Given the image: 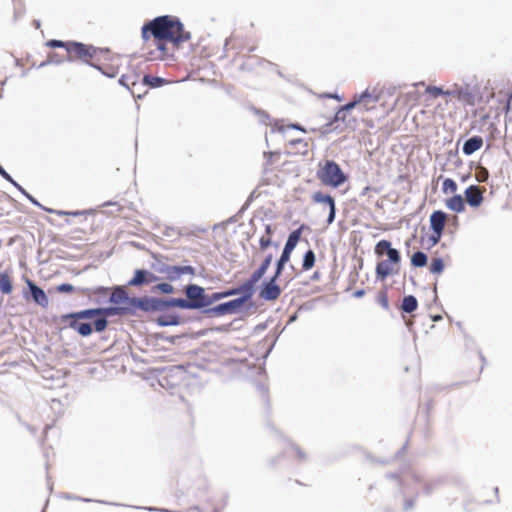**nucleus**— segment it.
I'll return each instance as SVG.
<instances>
[{
    "mask_svg": "<svg viewBox=\"0 0 512 512\" xmlns=\"http://www.w3.org/2000/svg\"><path fill=\"white\" fill-rule=\"evenodd\" d=\"M157 280V277L146 270H136L134 277L128 282L130 286H140Z\"/></svg>",
    "mask_w": 512,
    "mask_h": 512,
    "instance_id": "ddd939ff",
    "label": "nucleus"
},
{
    "mask_svg": "<svg viewBox=\"0 0 512 512\" xmlns=\"http://www.w3.org/2000/svg\"><path fill=\"white\" fill-rule=\"evenodd\" d=\"M485 187L470 185L464 191L465 202L472 208H479L484 201Z\"/></svg>",
    "mask_w": 512,
    "mask_h": 512,
    "instance_id": "1a4fd4ad",
    "label": "nucleus"
},
{
    "mask_svg": "<svg viewBox=\"0 0 512 512\" xmlns=\"http://www.w3.org/2000/svg\"><path fill=\"white\" fill-rule=\"evenodd\" d=\"M0 173L5 177V178H9V175L4 171V170H0Z\"/></svg>",
    "mask_w": 512,
    "mask_h": 512,
    "instance_id": "de8ad7c7",
    "label": "nucleus"
},
{
    "mask_svg": "<svg viewBox=\"0 0 512 512\" xmlns=\"http://www.w3.org/2000/svg\"><path fill=\"white\" fill-rule=\"evenodd\" d=\"M425 92L433 98L444 95L445 93L442 88L436 86H427Z\"/></svg>",
    "mask_w": 512,
    "mask_h": 512,
    "instance_id": "e433bc0d",
    "label": "nucleus"
},
{
    "mask_svg": "<svg viewBox=\"0 0 512 512\" xmlns=\"http://www.w3.org/2000/svg\"><path fill=\"white\" fill-rule=\"evenodd\" d=\"M250 297V294L247 296L233 299L231 301L221 303L218 306H216L213 310L218 315H225V314H231L235 313L244 303L245 301Z\"/></svg>",
    "mask_w": 512,
    "mask_h": 512,
    "instance_id": "9b49d317",
    "label": "nucleus"
},
{
    "mask_svg": "<svg viewBox=\"0 0 512 512\" xmlns=\"http://www.w3.org/2000/svg\"><path fill=\"white\" fill-rule=\"evenodd\" d=\"M267 269L260 265V267L255 270L249 280L245 283V286L248 290H250L266 273Z\"/></svg>",
    "mask_w": 512,
    "mask_h": 512,
    "instance_id": "a878e982",
    "label": "nucleus"
},
{
    "mask_svg": "<svg viewBox=\"0 0 512 512\" xmlns=\"http://www.w3.org/2000/svg\"><path fill=\"white\" fill-rule=\"evenodd\" d=\"M380 99V92L377 89H366L362 94L355 97L352 102L347 103L343 109L351 110L358 108L360 112L373 110Z\"/></svg>",
    "mask_w": 512,
    "mask_h": 512,
    "instance_id": "423d86ee",
    "label": "nucleus"
},
{
    "mask_svg": "<svg viewBox=\"0 0 512 512\" xmlns=\"http://www.w3.org/2000/svg\"><path fill=\"white\" fill-rule=\"evenodd\" d=\"M203 293V288L197 285H189L186 288V295L193 302V307H200L203 305Z\"/></svg>",
    "mask_w": 512,
    "mask_h": 512,
    "instance_id": "f3484780",
    "label": "nucleus"
},
{
    "mask_svg": "<svg viewBox=\"0 0 512 512\" xmlns=\"http://www.w3.org/2000/svg\"><path fill=\"white\" fill-rule=\"evenodd\" d=\"M155 289L165 294H170L174 290L173 286L169 283H160L155 286Z\"/></svg>",
    "mask_w": 512,
    "mask_h": 512,
    "instance_id": "ea45409f",
    "label": "nucleus"
},
{
    "mask_svg": "<svg viewBox=\"0 0 512 512\" xmlns=\"http://www.w3.org/2000/svg\"><path fill=\"white\" fill-rule=\"evenodd\" d=\"M302 229H303V226L294 230L289 235L287 242L284 246L282 255L280 256V258L277 262V267H276L277 275H281L285 264L290 260L291 253L301 238Z\"/></svg>",
    "mask_w": 512,
    "mask_h": 512,
    "instance_id": "0eeeda50",
    "label": "nucleus"
},
{
    "mask_svg": "<svg viewBox=\"0 0 512 512\" xmlns=\"http://www.w3.org/2000/svg\"><path fill=\"white\" fill-rule=\"evenodd\" d=\"M127 314H131V307L114 306L107 308H94L63 315L61 317V321L77 331L81 336H89L93 331L91 324L81 323L78 320L93 319L96 316H100L94 321V329L96 332H102L108 325L107 317Z\"/></svg>",
    "mask_w": 512,
    "mask_h": 512,
    "instance_id": "f03ea898",
    "label": "nucleus"
},
{
    "mask_svg": "<svg viewBox=\"0 0 512 512\" xmlns=\"http://www.w3.org/2000/svg\"><path fill=\"white\" fill-rule=\"evenodd\" d=\"M375 254L383 256L387 254L388 260H383L377 263L376 276L380 280H385L388 276L397 273L401 261L400 253L397 249L391 247V242L388 240H380L375 246Z\"/></svg>",
    "mask_w": 512,
    "mask_h": 512,
    "instance_id": "7ed1b4c3",
    "label": "nucleus"
},
{
    "mask_svg": "<svg viewBox=\"0 0 512 512\" xmlns=\"http://www.w3.org/2000/svg\"><path fill=\"white\" fill-rule=\"evenodd\" d=\"M363 295H364V290H358V291L355 292V296L356 297H361Z\"/></svg>",
    "mask_w": 512,
    "mask_h": 512,
    "instance_id": "49530a36",
    "label": "nucleus"
},
{
    "mask_svg": "<svg viewBox=\"0 0 512 512\" xmlns=\"http://www.w3.org/2000/svg\"><path fill=\"white\" fill-rule=\"evenodd\" d=\"M80 294L84 296H91V294H103L106 295L108 293V288L99 287L94 291H91L89 288H81L77 290Z\"/></svg>",
    "mask_w": 512,
    "mask_h": 512,
    "instance_id": "f704fd0d",
    "label": "nucleus"
},
{
    "mask_svg": "<svg viewBox=\"0 0 512 512\" xmlns=\"http://www.w3.org/2000/svg\"><path fill=\"white\" fill-rule=\"evenodd\" d=\"M142 51L149 61L174 58L175 52L191 40L190 31L174 15L158 16L141 28Z\"/></svg>",
    "mask_w": 512,
    "mask_h": 512,
    "instance_id": "f257e3e1",
    "label": "nucleus"
},
{
    "mask_svg": "<svg viewBox=\"0 0 512 512\" xmlns=\"http://www.w3.org/2000/svg\"><path fill=\"white\" fill-rule=\"evenodd\" d=\"M457 101L460 102L463 106H474L476 103V96L468 88H460L459 92L457 93Z\"/></svg>",
    "mask_w": 512,
    "mask_h": 512,
    "instance_id": "412c9836",
    "label": "nucleus"
},
{
    "mask_svg": "<svg viewBox=\"0 0 512 512\" xmlns=\"http://www.w3.org/2000/svg\"><path fill=\"white\" fill-rule=\"evenodd\" d=\"M55 213H56L57 215H60V216H61V215H74V216H77V215L82 214V213H81V212H79V211H76V212L55 211Z\"/></svg>",
    "mask_w": 512,
    "mask_h": 512,
    "instance_id": "a18cd8bd",
    "label": "nucleus"
},
{
    "mask_svg": "<svg viewBox=\"0 0 512 512\" xmlns=\"http://www.w3.org/2000/svg\"><path fill=\"white\" fill-rule=\"evenodd\" d=\"M418 307L417 299L413 295H408L403 298L401 308L406 313L415 311Z\"/></svg>",
    "mask_w": 512,
    "mask_h": 512,
    "instance_id": "bb28decb",
    "label": "nucleus"
},
{
    "mask_svg": "<svg viewBox=\"0 0 512 512\" xmlns=\"http://www.w3.org/2000/svg\"><path fill=\"white\" fill-rule=\"evenodd\" d=\"M445 206L455 213H462L465 211V198L460 194H455L445 200Z\"/></svg>",
    "mask_w": 512,
    "mask_h": 512,
    "instance_id": "a211bd4d",
    "label": "nucleus"
},
{
    "mask_svg": "<svg viewBox=\"0 0 512 512\" xmlns=\"http://www.w3.org/2000/svg\"><path fill=\"white\" fill-rule=\"evenodd\" d=\"M131 299L122 287H116L110 296V302L117 306H130Z\"/></svg>",
    "mask_w": 512,
    "mask_h": 512,
    "instance_id": "dca6fc26",
    "label": "nucleus"
},
{
    "mask_svg": "<svg viewBox=\"0 0 512 512\" xmlns=\"http://www.w3.org/2000/svg\"><path fill=\"white\" fill-rule=\"evenodd\" d=\"M280 275H277V271L275 275L267 282L263 284V287L260 290L259 296L260 298L267 301H274L279 298L281 295V288L276 284V280Z\"/></svg>",
    "mask_w": 512,
    "mask_h": 512,
    "instance_id": "9d476101",
    "label": "nucleus"
},
{
    "mask_svg": "<svg viewBox=\"0 0 512 512\" xmlns=\"http://www.w3.org/2000/svg\"><path fill=\"white\" fill-rule=\"evenodd\" d=\"M376 300L384 309H388L389 301H388L387 289L380 290L377 294Z\"/></svg>",
    "mask_w": 512,
    "mask_h": 512,
    "instance_id": "72a5a7b5",
    "label": "nucleus"
},
{
    "mask_svg": "<svg viewBox=\"0 0 512 512\" xmlns=\"http://www.w3.org/2000/svg\"><path fill=\"white\" fill-rule=\"evenodd\" d=\"M272 259H273V256L271 254H268L265 257V259L263 260V262L261 263V265L264 266L266 269H268L269 266L271 265Z\"/></svg>",
    "mask_w": 512,
    "mask_h": 512,
    "instance_id": "37998d69",
    "label": "nucleus"
},
{
    "mask_svg": "<svg viewBox=\"0 0 512 512\" xmlns=\"http://www.w3.org/2000/svg\"><path fill=\"white\" fill-rule=\"evenodd\" d=\"M505 95L508 98L507 105H506V109L508 110L509 109L510 100L512 98V87L511 88H507V91L505 92Z\"/></svg>",
    "mask_w": 512,
    "mask_h": 512,
    "instance_id": "c03bdc74",
    "label": "nucleus"
},
{
    "mask_svg": "<svg viewBox=\"0 0 512 512\" xmlns=\"http://www.w3.org/2000/svg\"><path fill=\"white\" fill-rule=\"evenodd\" d=\"M483 146V139L481 136H474L469 138L463 145V153L471 155Z\"/></svg>",
    "mask_w": 512,
    "mask_h": 512,
    "instance_id": "aec40b11",
    "label": "nucleus"
},
{
    "mask_svg": "<svg viewBox=\"0 0 512 512\" xmlns=\"http://www.w3.org/2000/svg\"><path fill=\"white\" fill-rule=\"evenodd\" d=\"M13 290L11 276L7 272L0 273V291L3 294H10Z\"/></svg>",
    "mask_w": 512,
    "mask_h": 512,
    "instance_id": "b1692460",
    "label": "nucleus"
},
{
    "mask_svg": "<svg viewBox=\"0 0 512 512\" xmlns=\"http://www.w3.org/2000/svg\"><path fill=\"white\" fill-rule=\"evenodd\" d=\"M164 83V79L160 77L145 75L140 82V85H148L150 87H159Z\"/></svg>",
    "mask_w": 512,
    "mask_h": 512,
    "instance_id": "2f4dec72",
    "label": "nucleus"
},
{
    "mask_svg": "<svg viewBox=\"0 0 512 512\" xmlns=\"http://www.w3.org/2000/svg\"><path fill=\"white\" fill-rule=\"evenodd\" d=\"M317 177L322 184L337 188L346 182L347 176L333 160H327L320 166Z\"/></svg>",
    "mask_w": 512,
    "mask_h": 512,
    "instance_id": "20e7f679",
    "label": "nucleus"
},
{
    "mask_svg": "<svg viewBox=\"0 0 512 512\" xmlns=\"http://www.w3.org/2000/svg\"><path fill=\"white\" fill-rule=\"evenodd\" d=\"M68 47L66 58L69 61L81 60L85 63H91L98 54L103 52L101 49L95 48L92 45H86L74 41H71V44H69Z\"/></svg>",
    "mask_w": 512,
    "mask_h": 512,
    "instance_id": "39448f33",
    "label": "nucleus"
},
{
    "mask_svg": "<svg viewBox=\"0 0 512 512\" xmlns=\"http://www.w3.org/2000/svg\"><path fill=\"white\" fill-rule=\"evenodd\" d=\"M56 291L59 293H72L76 291V289L69 283H62L56 287Z\"/></svg>",
    "mask_w": 512,
    "mask_h": 512,
    "instance_id": "4c0bfd02",
    "label": "nucleus"
},
{
    "mask_svg": "<svg viewBox=\"0 0 512 512\" xmlns=\"http://www.w3.org/2000/svg\"><path fill=\"white\" fill-rule=\"evenodd\" d=\"M312 200L315 203H322L329 207V216H328L327 222H328V224H331L334 221L335 215H336V207H335L334 199L330 195H326V194L318 191L312 195Z\"/></svg>",
    "mask_w": 512,
    "mask_h": 512,
    "instance_id": "f8f14e48",
    "label": "nucleus"
},
{
    "mask_svg": "<svg viewBox=\"0 0 512 512\" xmlns=\"http://www.w3.org/2000/svg\"><path fill=\"white\" fill-rule=\"evenodd\" d=\"M272 229L270 225H266L265 234L260 237V250L264 251L272 244Z\"/></svg>",
    "mask_w": 512,
    "mask_h": 512,
    "instance_id": "c756f323",
    "label": "nucleus"
},
{
    "mask_svg": "<svg viewBox=\"0 0 512 512\" xmlns=\"http://www.w3.org/2000/svg\"><path fill=\"white\" fill-rule=\"evenodd\" d=\"M119 82L121 85L129 89L134 96H137L139 98L141 97V93H136V86L141 82L139 75L135 73L122 75Z\"/></svg>",
    "mask_w": 512,
    "mask_h": 512,
    "instance_id": "2eb2a0df",
    "label": "nucleus"
},
{
    "mask_svg": "<svg viewBox=\"0 0 512 512\" xmlns=\"http://www.w3.org/2000/svg\"><path fill=\"white\" fill-rule=\"evenodd\" d=\"M290 129H297V130H300L302 132H306V130L303 127H301L300 125H298V124H287V125H285L283 123V121H279V120L276 121L273 124V127H272L273 131H277V132L282 133V134H285Z\"/></svg>",
    "mask_w": 512,
    "mask_h": 512,
    "instance_id": "393cba45",
    "label": "nucleus"
},
{
    "mask_svg": "<svg viewBox=\"0 0 512 512\" xmlns=\"http://www.w3.org/2000/svg\"><path fill=\"white\" fill-rule=\"evenodd\" d=\"M71 44V41L63 42L60 40H49L46 45L50 48H64L66 51V54L68 53V45Z\"/></svg>",
    "mask_w": 512,
    "mask_h": 512,
    "instance_id": "c9c22d12",
    "label": "nucleus"
},
{
    "mask_svg": "<svg viewBox=\"0 0 512 512\" xmlns=\"http://www.w3.org/2000/svg\"><path fill=\"white\" fill-rule=\"evenodd\" d=\"M239 291H240V289H232V290H229V291H226V292L218 293V294H216V298L220 299V298L228 297V296H231V295H235Z\"/></svg>",
    "mask_w": 512,
    "mask_h": 512,
    "instance_id": "a19ab883",
    "label": "nucleus"
},
{
    "mask_svg": "<svg viewBox=\"0 0 512 512\" xmlns=\"http://www.w3.org/2000/svg\"><path fill=\"white\" fill-rule=\"evenodd\" d=\"M26 282L31 291V295L34 301L43 308H47L49 305V300L45 292L36 284H34L31 280L28 279Z\"/></svg>",
    "mask_w": 512,
    "mask_h": 512,
    "instance_id": "4468645a",
    "label": "nucleus"
},
{
    "mask_svg": "<svg viewBox=\"0 0 512 512\" xmlns=\"http://www.w3.org/2000/svg\"><path fill=\"white\" fill-rule=\"evenodd\" d=\"M428 257L422 251H417L411 256V265L416 268H422L427 265Z\"/></svg>",
    "mask_w": 512,
    "mask_h": 512,
    "instance_id": "cd10ccee",
    "label": "nucleus"
},
{
    "mask_svg": "<svg viewBox=\"0 0 512 512\" xmlns=\"http://www.w3.org/2000/svg\"><path fill=\"white\" fill-rule=\"evenodd\" d=\"M460 88L453 89V90H447L444 93V96L457 100V93L459 92Z\"/></svg>",
    "mask_w": 512,
    "mask_h": 512,
    "instance_id": "79ce46f5",
    "label": "nucleus"
},
{
    "mask_svg": "<svg viewBox=\"0 0 512 512\" xmlns=\"http://www.w3.org/2000/svg\"><path fill=\"white\" fill-rule=\"evenodd\" d=\"M287 147L291 150H295V153L306 155L309 151L308 142L305 139H291L287 143Z\"/></svg>",
    "mask_w": 512,
    "mask_h": 512,
    "instance_id": "4be33fe9",
    "label": "nucleus"
},
{
    "mask_svg": "<svg viewBox=\"0 0 512 512\" xmlns=\"http://www.w3.org/2000/svg\"><path fill=\"white\" fill-rule=\"evenodd\" d=\"M444 268V261L441 258H432L429 267V270L432 274H441Z\"/></svg>",
    "mask_w": 512,
    "mask_h": 512,
    "instance_id": "473e14b6",
    "label": "nucleus"
},
{
    "mask_svg": "<svg viewBox=\"0 0 512 512\" xmlns=\"http://www.w3.org/2000/svg\"><path fill=\"white\" fill-rule=\"evenodd\" d=\"M131 307V314H133L136 309H141L144 311H148L150 309H154L155 306L151 305V300L144 297V298H132L130 301Z\"/></svg>",
    "mask_w": 512,
    "mask_h": 512,
    "instance_id": "5701e85b",
    "label": "nucleus"
},
{
    "mask_svg": "<svg viewBox=\"0 0 512 512\" xmlns=\"http://www.w3.org/2000/svg\"><path fill=\"white\" fill-rule=\"evenodd\" d=\"M488 171L486 168H483V167H480L476 174H475V177H476V180L478 182H485L487 179H488Z\"/></svg>",
    "mask_w": 512,
    "mask_h": 512,
    "instance_id": "58836bf2",
    "label": "nucleus"
},
{
    "mask_svg": "<svg viewBox=\"0 0 512 512\" xmlns=\"http://www.w3.org/2000/svg\"><path fill=\"white\" fill-rule=\"evenodd\" d=\"M192 268L189 266H168L165 269H163V272L166 275V278L170 281L177 280L180 278L181 275L186 274L188 272H191Z\"/></svg>",
    "mask_w": 512,
    "mask_h": 512,
    "instance_id": "6ab92c4d",
    "label": "nucleus"
},
{
    "mask_svg": "<svg viewBox=\"0 0 512 512\" xmlns=\"http://www.w3.org/2000/svg\"><path fill=\"white\" fill-rule=\"evenodd\" d=\"M447 220L448 214L442 210H436L430 215L429 222L432 230L430 240L432 241V245H435L440 241Z\"/></svg>",
    "mask_w": 512,
    "mask_h": 512,
    "instance_id": "6e6552de",
    "label": "nucleus"
},
{
    "mask_svg": "<svg viewBox=\"0 0 512 512\" xmlns=\"http://www.w3.org/2000/svg\"><path fill=\"white\" fill-rule=\"evenodd\" d=\"M316 257L313 250H308L303 257L302 270L309 271L315 265Z\"/></svg>",
    "mask_w": 512,
    "mask_h": 512,
    "instance_id": "c85d7f7f",
    "label": "nucleus"
},
{
    "mask_svg": "<svg viewBox=\"0 0 512 512\" xmlns=\"http://www.w3.org/2000/svg\"><path fill=\"white\" fill-rule=\"evenodd\" d=\"M457 190H458L457 183L453 179H451V178L444 179V181L442 183V192L444 194L455 195Z\"/></svg>",
    "mask_w": 512,
    "mask_h": 512,
    "instance_id": "7c9ffc66",
    "label": "nucleus"
}]
</instances>
